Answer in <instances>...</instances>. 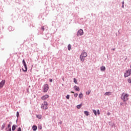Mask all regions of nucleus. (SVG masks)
Listing matches in <instances>:
<instances>
[{
	"label": "nucleus",
	"mask_w": 131,
	"mask_h": 131,
	"mask_svg": "<svg viewBox=\"0 0 131 131\" xmlns=\"http://www.w3.org/2000/svg\"><path fill=\"white\" fill-rule=\"evenodd\" d=\"M23 63L25 68H23V71H24V72H26L27 71V65H26V62H25V60L24 59L23 60Z\"/></svg>",
	"instance_id": "20e7f679"
},
{
	"label": "nucleus",
	"mask_w": 131,
	"mask_h": 131,
	"mask_svg": "<svg viewBox=\"0 0 131 131\" xmlns=\"http://www.w3.org/2000/svg\"><path fill=\"white\" fill-rule=\"evenodd\" d=\"M17 131H21V127H19Z\"/></svg>",
	"instance_id": "2f4dec72"
},
{
	"label": "nucleus",
	"mask_w": 131,
	"mask_h": 131,
	"mask_svg": "<svg viewBox=\"0 0 131 131\" xmlns=\"http://www.w3.org/2000/svg\"><path fill=\"white\" fill-rule=\"evenodd\" d=\"M2 129H4L5 128V125H3L2 127Z\"/></svg>",
	"instance_id": "7c9ffc66"
},
{
	"label": "nucleus",
	"mask_w": 131,
	"mask_h": 131,
	"mask_svg": "<svg viewBox=\"0 0 131 131\" xmlns=\"http://www.w3.org/2000/svg\"><path fill=\"white\" fill-rule=\"evenodd\" d=\"M83 97V95L82 94V93H80L79 95V99H82V97Z\"/></svg>",
	"instance_id": "ddd939ff"
},
{
	"label": "nucleus",
	"mask_w": 131,
	"mask_h": 131,
	"mask_svg": "<svg viewBox=\"0 0 131 131\" xmlns=\"http://www.w3.org/2000/svg\"><path fill=\"white\" fill-rule=\"evenodd\" d=\"M131 74V70L129 69L128 70H127L126 71V72L124 74V76L125 77H128V76H129V75H130Z\"/></svg>",
	"instance_id": "39448f33"
},
{
	"label": "nucleus",
	"mask_w": 131,
	"mask_h": 131,
	"mask_svg": "<svg viewBox=\"0 0 131 131\" xmlns=\"http://www.w3.org/2000/svg\"><path fill=\"white\" fill-rule=\"evenodd\" d=\"M128 82H129V83H131V79H128Z\"/></svg>",
	"instance_id": "c85d7f7f"
},
{
	"label": "nucleus",
	"mask_w": 131,
	"mask_h": 131,
	"mask_svg": "<svg viewBox=\"0 0 131 131\" xmlns=\"http://www.w3.org/2000/svg\"><path fill=\"white\" fill-rule=\"evenodd\" d=\"M41 30H42L43 31H45V27H41Z\"/></svg>",
	"instance_id": "c756f323"
},
{
	"label": "nucleus",
	"mask_w": 131,
	"mask_h": 131,
	"mask_svg": "<svg viewBox=\"0 0 131 131\" xmlns=\"http://www.w3.org/2000/svg\"><path fill=\"white\" fill-rule=\"evenodd\" d=\"M41 109H45V110H47L48 109V102L47 101H44L43 103L41 104Z\"/></svg>",
	"instance_id": "7ed1b4c3"
},
{
	"label": "nucleus",
	"mask_w": 131,
	"mask_h": 131,
	"mask_svg": "<svg viewBox=\"0 0 131 131\" xmlns=\"http://www.w3.org/2000/svg\"><path fill=\"white\" fill-rule=\"evenodd\" d=\"M123 5H124V2H122Z\"/></svg>",
	"instance_id": "4c0bfd02"
},
{
	"label": "nucleus",
	"mask_w": 131,
	"mask_h": 131,
	"mask_svg": "<svg viewBox=\"0 0 131 131\" xmlns=\"http://www.w3.org/2000/svg\"><path fill=\"white\" fill-rule=\"evenodd\" d=\"M110 95H111V92H106L104 94V96H110Z\"/></svg>",
	"instance_id": "4468645a"
},
{
	"label": "nucleus",
	"mask_w": 131,
	"mask_h": 131,
	"mask_svg": "<svg viewBox=\"0 0 131 131\" xmlns=\"http://www.w3.org/2000/svg\"><path fill=\"white\" fill-rule=\"evenodd\" d=\"M83 34V30L80 29L77 33V35H82Z\"/></svg>",
	"instance_id": "1a4fd4ad"
},
{
	"label": "nucleus",
	"mask_w": 131,
	"mask_h": 131,
	"mask_svg": "<svg viewBox=\"0 0 131 131\" xmlns=\"http://www.w3.org/2000/svg\"><path fill=\"white\" fill-rule=\"evenodd\" d=\"M68 49L69 51H70V50H71V45L70 44H69L68 45Z\"/></svg>",
	"instance_id": "aec40b11"
},
{
	"label": "nucleus",
	"mask_w": 131,
	"mask_h": 131,
	"mask_svg": "<svg viewBox=\"0 0 131 131\" xmlns=\"http://www.w3.org/2000/svg\"><path fill=\"white\" fill-rule=\"evenodd\" d=\"M88 56V54L86 52H83L81 53L80 56V59L82 62H83L84 61V58Z\"/></svg>",
	"instance_id": "f03ea898"
},
{
	"label": "nucleus",
	"mask_w": 131,
	"mask_h": 131,
	"mask_svg": "<svg viewBox=\"0 0 131 131\" xmlns=\"http://www.w3.org/2000/svg\"><path fill=\"white\" fill-rule=\"evenodd\" d=\"M67 99H68V100H69L70 98V96L69 95H67L66 96Z\"/></svg>",
	"instance_id": "5701e85b"
},
{
	"label": "nucleus",
	"mask_w": 131,
	"mask_h": 131,
	"mask_svg": "<svg viewBox=\"0 0 131 131\" xmlns=\"http://www.w3.org/2000/svg\"><path fill=\"white\" fill-rule=\"evenodd\" d=\"M16 127H17V126H16V125H13L12 126V130L13 131L15 130V129H16Z\"/></svg>",
	"instance_id": "f3484780"
},
{
	"label": "nucleus",
	"mask_w": 131,
	"mask_h": 131,
	"mask_svg": "<svg viewBox=\"0 0 131 131\" xmlns=\"http://www.w3.org/2000/svg\"><path fill=\"white\" fill-rule=\"evenodd\" d=\"M77 96H78V94L76 93V94H74V97H75V98H77Z\"/></svg>",
	"instance_id": "a878e982"
},
{
	"label": "nucleus",
	"mask_w": 131,
	"mask_h": 131,
	"mask_svg": "<svg viewBox=\"0 0 131 131\" xmlns=\"http://www.w3.org/2000/svg\"><path fill=\"white\" fill-rule=\"evenodd\" d=\"M84 114H85L86 116H89V115H90V113L88 111H84Z\"/></svg>",
	"instance_id": "dca6fc26"
},
{
	"label": "nucleus",
	"mask_w": 131,
	"mask_h": 131,
	"mask_svg": "<svg viewBox=\"0 0 131 131\" xmlns=\"http://www.w3.org/2000/svg\"><path fill=\"white\" fill-rule=\"evenodd\" d=\"M97 114H98V115H100V110H97Z\"/></svg>",
	"instance_id": "cd10ccee"
},
{
	"label": "nucleus",
	"mask_w": 131,
	"mask_h": 131,
	"mask_svg": "<svg viewBox=\"0 0 131 131\" xmlns=\"http://www.w3.org/2000/svg\"><path fill=\"white\" fill-rule=\"evenodd\" d=\"M74 82H75V83H77V80H76V78L74 79Z\"/></svg>",
	"instance_id": "b1692460"
},
{
	"label": "nucleus",
	"mask_w": 131,
	"mask_h": 131,
	"mask_svg": "<svg viewBox=\"0 0 131 131\" xmlns=\"http://www.w3.org/2000/svg\"><path fill=\"white\" fill-rule=\"evenodd\" d=\"M5 83H6V80H3L1 82H0V89L4 88Z\"/></svg>",
	"instance_id": "0eeeda50"
},
{
	"label": "nucleus",
	"mask_w": 131,
	"mask_h": 131,
	"mask_svg": "<svg viewBox=\"0 0 131 131\" xmlns=\"http://www.w3.org/2000/svg\"><path fill=\"white\" fill-rule=\"evenodd\" d=\"M19 112H17V113H16V116H17V117H19Z\"/></svg>",
	"instance_id": "bb28decb"
},
{
	"label": "nucleus",
	"mask_w": 131,
	"mask_h": 131,
	"mask_svg": "<svg viewBox=\"0 0 131 131\" xmlns=\"http://www.w3.org/2000/svg\"><path fill=\"white\" fill-rule=\"evenodd\" d=\"M49 91V85L47 84H45L43 86V92L44 93H47Z\"/></svg>",
	"instance_id": "423d86ee"
},
{
	"label": "nucleus",
	"mask_w": 131,
	"mask_h": 131,
	"mask_svg": "<svg viewBox=\"0 0 131 131\" xmlns=\"http://www.w3.org/2000/svg\"><path fill=\"white\" fill-rule=\"evenodd\" d=\"M71 93L72 94H74V92H72V91H71Z\"/></svg>",
	"instance_id": "c9c22d12"
},
{
	"label": "nucleus",
	"mask_w": 131,
	"mask_h": 131,
	"mask_svg": "<svg viewBox=\"0 0 131 131\" xmlns=\"http://www.w3.org/2000/svg\"><path fill=\"white\" fill-rule=\"evenodd\" d=\"M7 131H12L11 128H7Z\"/></svg>",
	"instance_id": "4be33fe9"
},
{
	"label": "nucleus",
	"mask_w": 131,
	"mask_h": 131,
	"mask_svg": "<svg viewBox=\"0 0 131 131\" xmlns=\"http://www.w3.org/2000/svg\"><path fill=\"white\" fill-rule=\"evenodd\" d=\"M100 70L101 71H105V70H106V68H105V67L104 66H102L100 68Z\"/></svg>",
	"instance_id": "9b49d317"
},
{
	"label": "nucleus",
	"mask_w": 131,
	"mask_h": 131,
	"mask_svg": "<svg viewBox=\"0 0 131 131\" xmlns=\"http://www.w3.org/2000/svg\"><path fill=\"white\" fill-rule=\"evenodd\" d=\"M128 96L129 95L127 94L123 93L121 96L122 100H123V101H124V102H125V101H128Z\"/></svg>",
	"instance_id": "f257e3e1"
},
{
	"label": "nucleus",
	"mask_w": 131,
	"mask_h": 131,
	"mask_svg": "<svg viewBox=\"0 0 131 131\" xmlns=\"http://www.w3.org/2000/svg\"><path fill=\"white\" fill-rule=\"evenodd\" d=\"M86 94L87 95H90V94H91V91H89L88 92H87L86 93Z\"/></svg>",
	"instance_id": "393cba45"
},
{
	"label": "nucleus",
	"mask_w": 131,
	"mask_h": 131,
	"mask_svg": "<svg viewBox=\"0 0 131 131\" xmlns=\"http://www.w3.org/2000/svg\"><path fill=\"white\" fill-rule=\"evenodd\" d=\"M11 124H12V122H9V124L8 125L7 128H11Z\"/></svg>",
	"instance_id": "a211bd4d"
},
{
	"label": "nucleus",
	"mask_w": 131,
	"mask_h": 131,
	"mask_svg": "<svg viewBox=\"0 0 131 131\" xmlns=\"http://www.w3.org/2000/svg\"><path fill=\"white\" fill-rule=\"evenodd\" d=\"M32 129L33 130L36 131V129H37V126H36V125H33L32 127Z\"/></svg>",
	"instance_id": "f8f14e48"
},
{
	"label": "nucleus",
	"mask_w": 131,
	"mask_h": 131,
	"mask_svg": "<svg viewBox=\"0 0 131 131\" xmlns=\"http://www.w3.org/2000/svg\"><path fill=\"white\" fill-rule=\"evenodd\" d=\"M81 107H82V103L77 105V109H80V108H81Z\"/></svg>",
	"instance_id": "2eb2a0df"
},
{
	"label": "nucleus",
	"mask_w": 131,
	"mask_h": 131,
	"mask_svg": "<svg viewBox=\"0 0 131 131\" xmlns=\"http://www.w3.org/2000/svg\"><path fill=\"white\" fill-rule=\"evenodd\" d=\"M39 129H41V128H42V127H41V126H39Z\"/></svg>",
	"instance_id": "473e14b6"
},
{
	"label": "nucleus",
	"mask_w": 131,
	"mask_h": 131,
	"mask_svg": "<svg viewBox=\"0 0 131 131\" xmlns=\"http://www.w3.org/2000/svg\"><path fill=\"white\" fill-rule=\"evenodd\" d=\"M74 89L75 91H77L78 92H79V91H80V89H79V87H78L77 86H75L74 87Z\"/></svg>",
	"instance_id": "9d476101"
},
{
	"label": "nucleus",
	"mask_w": 131,
	"mask_h": 131,
	"mask_svg": "<svg viewBox=\"0 0 131 131\" xmlns=\"http://www.w3.org/2000/svg\"><path fill=\"white\" fill-rule=\"evenodd\" d=\"M50 96L48 95H45L41 97V100H43L45 101V100H47Z\"/></svg>",
	"instance_id": "6e6552de"
},
{
	"label": "nucleus",
	"mask_w": 131,
	"mask_h": 131,
	"mask_svg": "<svg viewBox=\"0 0 131 131\" xmlns=\"http://www.w3.org/2000/svg\"><path fill=\"white\" fill-rule=\"evenodd\" d=\"M50 82H53V79H50Z\"/></svg>",
	"instance_id": "72a5a7b5"
},
{
	"label": "nucleus",
	"mask_w": 131,
	"mask_h": 131,
	"mask_svg": "<svg viewBox=\"0 0 131 131\" xmlns=\"http://www.w3.org/2000/svg\"><path fill=\"white\" fill-rule=\"evenodd\" d=\"M93 113H94L95 115L97 116V111H96L95 110H93Z\"/></svg>",
	"instance_id": "6ab92c4d"
},
{
	"label": "nucleus",
	"mask_w": 131,
	"mask_h": 131,
	"mask_svg": "<svg viewBox=\"0 0 131 131\" xmlns=\"http://www.w3.org/2000/svg\"><path fill=\"white\" fill-rule=\"evenodd\" d=\"M122 8H124V6L123 5Z\"/></svg>",
	"instance_id": "e433bc0d"
},
{
	"label": "nucleus",
	"mask_w": 131,
	"mask_h": 131,
	"mask_svg": "<svg viewBox=\"0 0 131 131\" xmlns=\"http://www.w3.org/2000/svg\"><path fill=\"white\" fill-rule=\"evenodd\" d=\"M110 114H110V113H109V112L107 113V115H108V116L110 115Z\"/></svg>",
	"instance_id": "f704fd0d"
},
{
	"label": "nucleus",
	"mask_w": 131,
	"mask_h": 131,
	"mask_svg": "<svg viewBox=\"0 0 131 131\" xmlns=\"http://www.w3.org/2000/svg\"><path fill=\"white\" fill-rule=\"evenodd\" d=\"M36 117L39 119H41V115H36Z\"/></svg>",
	"instance_id": "412c9836"
}]
</instances>
